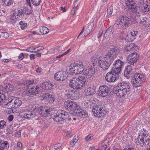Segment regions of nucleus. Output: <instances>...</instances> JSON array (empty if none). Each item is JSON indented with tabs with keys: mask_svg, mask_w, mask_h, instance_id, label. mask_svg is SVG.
Wrapping results in <instances>:
<instances>
[{
	"mask_svg": "<svg viewBox=\"0 0 150 150\" xmlns=\"http://www.w3.org/2000/svg\"><path fill=\"white\" fill-rule=\"evenodd\" d=\"M93 26L94 23H93L88 25L84 33V37H86L90 33L93 29Z\"/></svg>",
	"mask_w": 150,
	"mask_h": 150,
	"instance_id": "c85d7f7f",
	"label": "nucleus"
},
{
	"mask_svg": "<svg viewBox=\"0 0 150 150\" xmlns=\"http://www.w3.org/2000/svg\"><path fill=\"white\" fill-rule=\"evenodd\" d=\"M56 84L52 83L50 81H46L43 83L41 85L42 88L44 89L51 90L55 87Z\"/></svg>",
	"mask_w": 150,
	"mask_h": 150,
	"instance_id": "4be33fe9",
	"label": "nucleus"
},
{
	"mask_svg": "<svg viewBox=\"0 0 150 150\" xmlns=\"http://www.w3.org/2000/svg\"><path fill=\"white\" fill-rule=\"evenodd\" d=\"M124 65V62L119 59H118L114 62L112 69L120 73Z\"/></svg>",
	"mask_w": 150,
	"mask_h": 150,
	"instance_id": "1a4fd4ad",
	"label": "nucleus"
},
{
	"mask_svg": "<svg viewBox=\"0 0 150 150\" xmlns=\"http://www.w3.org/2000/svg\"><path fill=\"white\" fill-rule=\"evenodd\" d=\"M37 107L34 104H29L20 112L19 115L23 118L29 119L33 115L30 110L38 112Z\"/></svg>",
	"mask_w": 150,
	"mask_h": 150,
	"instance_id": "7ed1b4c3",
	"label": "nucleus"
},
{
	"mask_svg": "<svg viewBox=\"0 0 150 150\" xmlns=\"http://www.w3.org/2000/svg\"><path fill=\"white\" fill-rule=\"evenodd\" d=\"M92 112L94 115L97 117H100L104 115V110L101 105L94 106L92 109Z\"/></svg>",
	"mask_w": 150,
	"mask_h": 150,
	"instance_id": "9d476101",
	"label": "nucleus"
},
{
	"mask_svg": "<svg viewBox=\"0 0 150 150\" xmlns=\"http://www.w3.org/2000/svg\"><path fill=\"white\" fill-rule=\"evenodd\" d=\"M13 97L8 98V102H4L3 103V105L8 109H11L16 107L15 104L13 102Z\"/></svg>",
	"mask_w": 150,
	"mask_h": 150,
	"instance_id": "412c9836",
	"label": "nucleus"
},
{
	"mask_svg": "<svg viewBox=\"0 0 150 150\" xmlns=\"http://www.w3.org/2000/svg\"><path fill=\"white\" fill-rule=\"evenodd\" d=\"M0 147L4 150L8 149L9 147V144L7 141H1L0 142Z\"/></svg>",
	"mask_w": 150,
	"mask_h": 150,
	"instance_id": "7c9ffc66",
	"label": "nucleus"
},
{
	"mask_svg": "<svg viewBox=\"0 0 150 150\" xmlns=\"http://www.w3.org/2000/svg\"><path fill=\"white\" fill-rule=\"evenodd\" d=\"M138 5V8L141 11L146 13H150V6L147 4L144 5L141 3L139 4Z\"/></svg>",
	"mask_w": 150,
	"mask_h": 150,
	"instance_id": "393cba45",
	"label": "nucleus"
},
{
	"mask_svg": "<svg viewBox=\"0 0 150 150\" xmlns=\"http://www.w3.org/2000/svg\"><path fill=\"white\" fill-rule=\"evenodd\" d=\"M49 96L48 97V100L50 102H54L55 100V98L54 96L49 94Z\"/></svg>",
	"mask_w": 150,
	"mask_h": 150,
	"instance_id": "49530a36",
	"label": "nucleus"
},
{
	"mask_svg": "<svg viewBox=\"0 0 150 150\" xmlns=\"http://www.w3.org/2000/svg\"><path fill=\"white\" fill-rule=\"evenodd\" d=\"M8 119L9 121L11 122L13 119V116L12 115H10L8 117Z\"/></svg>",
	"mask_w": 150,
	"mask_h": 150,
	"instance_id": "680f3d73",
	"label": "nucleus"
},
{
	"mask_svg": "<svg viewBox=\"0 0 150 150\" xmlns=\"http://www.w3.org/2000/svg\"><path fill=\"white\" fill-rule=\"evenodd\" d=\"M119 73L111 69V71L106 74L105 79L108 82H112L116 81L118 77Z\"/></svg>",
	"mask_w": 150,
	"mask_h": 150,
	"instance_id": "0eeeda50",
	"label": "nucleus"
},
{
	"mask_svg": "<svg viewBox=\"0 0 150 150\" xmlns=\"http://www.w3.org/2000/svg\"><path fill=\"white\" fill-rule=\"evenodd\" d=\"M93 139V136L91 134H89L86 137L85 140L86 141H91Z\"/></svg>",
	"mask_w": 150,
	"mask_h": 150,
	"instance_id": "09e8293b",
	"label": "nucleus"
},
{
	"mask_svg": "<svg viewBox=\"0 0 150 150\" xmlns=\"http://www.w3.org/2000/svg\"><path fill=\"white\" fill-rule=\"evenodd\" d=\"M60 50V47L59 46L57 47L53 51L54 53H57Z\"/></svg>",
	"mask_w": 150,
	"mask_h": 150,
	"instance_id": "4d7b16f0",
	"label": "nucleus"
},
{
	"mask_svg": "<svg viewBox=\"0 0 150 150\" xmlns=\"http://www.w3.org/2000/svg\"><path fill=\"white\" fill-rule=\"evenodd\" d=\"M109 92V89L108 87L107 86L103 85L99 87L98 94L99 96L104 97L108 95Z\"/></svg>",
	"mask_w": 150,
	"mask_h": 150,
	"instance_id": "ddd939ff",
	"label": "nucleus"
},
{
	"mask_svg": "<svg viewBox=\"0 0 150 150\" xmlns=\"http://www.w3.org/2000/svg\"><path fill=\"white\" fill-rule=\"evenodd\" d=\"M79 138L78 136H74L73 139L71 140L70 143V145L71 146L73 147V146L78 142Z\"/></svg>",
	"mask_w": 150,
	"mask_h": 150,
	"instance_id": "58836bf2",
	"label": "nucleus"
},
{
	"mask_svg": "<svg viewBox=\"0 0 150 150\" xmlns=\"http://www.w3.org/2000/svg\"><path fill=\"white\" fill-rule=\"evenodd\" d=\"M39 31L42 35L48 33L49 32V30L47 27L44 26H40L39 28Z\"/></svg>",
	"mask_w": 150,
	"mask_h": 150,
	"instance_id": "473e14b6",
	"label": "nucleus"
},
{
	"mask_svg": "<svg viewBox=\"0 0 150 150\" xmlns=\"http://www.w3.org/2000/svg\"><path fill=\"white\" fill-rule=\"evenodd\" d=\"M148 136V131L145 129L140 130L139 134V136L140 137H146Z\"/></svg>",
	"mask_w": 150,
	"mask_h": 150,
	"instance_id": "72a5a7b5",
	"label": "nucleus"
},
{
	"mask_svg": "<svg viewBox=\"0 0 150 150\" xmlns=\"http://www.w3.org/2000/svg\"><path fill=\"white\" fill-rule=\"evenodd\" d=\"M13 102L15 103L16 107L21 105L22 103V101L18 98L15 97H13Z\"/></svg>",
	"mask_w": 150,
	"mask_h": 150,
	"instance_id": "c9c22d12",
	"label": "nucleus"
},
{
	"mask_svg": "<svg viewBox=\"0 0 150 150\" xmlns=\"http://www.w3.org/2000/svg\"><path fill=\"white\" fill-rule=\"evenodd\" d=\"M21 131L19 130L18 131L16 132L15 133V136L17 138L20 137L21 136Z\"/></svg>",
	"mask_w": 150,
	"mask_h": 150,
	"instance_id": "3c124183",
	"label": "nucleus"
},
{
	"mask_svg": "<svg viewBox=\"0 0 150 150\" xmlns=\"http://www.w3.org/2000/svg\"><path fill=\"white\" fill-rule=\"evenodd\" d=\"M38 112L45 117L47 116L52 110V108L47 106L40 107L37 108Z\"/></svg>",
	"mask_w": 150,
	"mask_h": 150,
	"instance_id": "2eb2a0df",
	"label": "nucleus"
},
{
	"mask_svg": "<svg viewBox=\"0 0 150 150\" xmlns=\"http://www.w3.org/2000/svg\"><path fill=\"white\" fill-rule=\"evenodd\" d=\"M71 68L69 71L71 74H82L85 76H91L94 73V68L92 67H88L85 69L83 62L79 61L76 63H74L71 64Z\"/></svg>",
	"mask_w": 150,
	"mask_h": 150,
	"instance_id": "f257e3e1",
	"label": "nucleus"
},
{
	"mask_svg": "<svg viewBox=\"0 0 150 150\" xmlns=\"http://www.w3.org/2000/svg\"><path fill=\"white\" fill-rule=\"evenodd\" d=\"M96 88L94 86H88L84 91V94L86 96L93 95L96 92Z\"/></svg>",
	"mask_w": 150,
	"mask_h": 150,
	"instance_id": "aec40b11",
	"label": "nucleus"
},
{
	"mask_svg": "<svg viewBox=\"0 0 150 150\" xmlns=\"http://www.w3.org/2000/svg\"><path fill=\"white\" fill-rule=\"evenodd\" d=\"M49 94L48 93H45L43 95L42 97V98L41 99L43 100H48V97L49 96Z\"/></svg>",
	"mask_w": 150,
	"mask_h": 150,
	"instance_id": "8fccbe9b",
	"label": "nucleus"
},
{
	"mask_svg": "<svg viewBox=\"0 0 150 150\" xmlns=\"http://www.w3.org/2000/svg\"><path fill=\"white\" fill-rule=\"evenodd\" d=\"M22 144L20 142H18L17 143V147L19 149H21L22 147Z\"/></svg>",
	"mask_w": 150,
	"mask_h": 150,
	"instance_id": "0e129e2a",
	"label": "nucleus"
},
{
	"mask_svg": "<svg viewBox=\"0 0 150 150\" xmlns=\"http://www.w3.org/2000/svg\"><path fill=\"white\" fill-rule=\"evenodd\" d=\"M33 83V81H31L30 80H27V84L28 85H30L32 84Z\"/></svg>",
	"mask_w": 150,
	"mask_h": 150,
	"instance_id": "774afa93",
	"label": "nucleus"
},
{
	"mask_svg": "<svg viewBox=\"0 0 150 150\" xmlns=\"http://www.w3.org/2000/svg\"><path fill=\"white\" fill-rule=\"evenodd\" d=\"M36 52H39L40 51L44 49V47L43 46H39L37 47H36Z\"/></svg>",
	"mask_w": 150,
	"mask_h": 150,
	"instance_id": "6e6d98bb",
	"label": "nucleus"
},
{
	"mask_svg": "<svg viewBox=\"0 0 150 150\" xmlns=\"http://www.w3.org/2000/svg\"><path fill=\"white\" fill-rule=\"evenodd\" d=\"M30 33L28 35V36L29 37L32 35H34L37 34L36 32L35 31L30 32Z\"/></svg>",
	"mask_w": 150,
	"mask_h": 150,
	"instance_id": "e2e57ef3",
	"label": "nucleus"
},
{
	"mask_svg": "<svg viewBox=\"0 0 150 150\" xmlns=\"http://www.w3.org/2000/svg\"><path fill=\"white\" fill-rule=\"evenodd\" d=\"M138 32L136 31H129L126 37V39L129 42L133 41L135 38Z\"/></svg>",
	"mask_w": 150,
	"mask_h": 150,
	"instance_id": "b1692460",
	"label": "nucleus"
},
{
	"mask_svg": "<svg viewBox=\"0 0 150 150\" xmlns=\"http://www.w3.org/2000/svg\"><path fill=\"white\" fill-rule=\"evenodd\" d=\"M147 21L148 19L146 17H143L140 19L139 22L141 24L144 25L145 27H148L149 25L147 23Z\"/></svg>",
	"mask_w": 150,
	"mask_h": 150,
	"instance_id": "e433bc0d",
	"label": "nucleus"
},
{
	"mask_svg": "<svg viewBox=\"0 0 150 150\" xmlns=\"http://www.w3.org/2000/svg\"><path fill=\"white\" fill-rule=\"evenodd\" d=\"M14 86L10 84H7L5 87V91L7 92H10L14 91Z\"/></svg>",
	"mask_w": 150,
	"mask_h": 150,
	"instance_id": "f704fd0d",
	"label": "nucleus"
},
{
	"mask_svg": "<svg viewBox=\"0 0 150 150\" xmlns=\"http://www.w3.org/2000/svg\"><path fill=\"white\" fill-rule=\"evenodd\" d=\"M103 33V31L102 30H101L99 31V33L98 36V38H99L102 36Z\"/></svg>",
	"mask_w": 150,
	"mask_h": 150,
	"instance_id": "69168bd1",
	"label": "nucleus"
},
{
	"mask_svg": "<svg viewBox=\"0 0 150 150\" xmlns=\"http://www.w3.org/2000/svg\"><path fill=\"white\" fill-rule=\"evenodd\" d=\"M3 3L7 6L10 5L12 3L11 0H3Z\"/></svg>",
	"mask_w": 150,
	"mask_h": 150,
	"instance_id": "c03bdc74",
	"label": "nucleus"
},
{
	"mask_svg": "<svg viewBox=\"0 0 150 150\" xmlns=\"http://www.w3.org/2000/svg\"><path fill=\"white\" fill-rule=\"evenodd\" d=\"M70 49H69L67 50L66 52H64V53L62 54L59 55H58L56 57V58H59L61 57H63L64 55H65L67 54H68L70 51Z\"/></svg>",
	"mask_w": 150,
	"mask_h": 150,
	"instance_id": "de8ad7c7",
	"label": "nucleus"
},
{
	"mask_svg": "<svg viewBox=\"0 0 150 150\" xmlns=\"http://www.w3.org/2000/svg\"><path fill=\"white\" fill-rule=\"evenodd\" d=\"M86 83L85 79L82 76H80L70 79L69 86L73 89L78 90L85 86Z\"/></svg>",
	"mask_w": 150,
	"mask_h": 150,
	"instance_id": "f03ea898",
	"label": "nucleus"
},
{
	"mask_svg": "<svg viewBox=\"0 0 150 150\" xmlns=\"http://www.w3.org/2000/svg\"><path fill=\"white\" fill-rule=\"evenodd\" d=\"M117 25L127 26L131 23L130 19L126 16H121L118 18L116 21Z\"/></svg>",
	"mask_w": 150,
	"mask_h": 150,
	"instance_id": "6e6552de",
	"label": "nucleus"
},
{
	"mask_svg": "<svg viewBox=\"0 0 150 150\" xmlns=\"http://www.w3.org/2000/svg\"><path fill=\"white\" fill-rule=\"evenodd\" d=\"M139 55L136 52H133L127 57V60L130 65H133L138 59Z\"/></svg>",
	"mask_w": 150,
	"mask_h": 150,
	"instance_id": "4468645a",
	"label": "nucleus"
},
{
	"mask_svg": "<svg viewBox=\"0 0 150 150\" xmlns=\"http://www.w3.org/2000/svg\"><path fill=\"white\" fill-rule=\"evenodd\" d=\"M68 116V114L67 112L59 110L55 114L52 118L54 121L57 122L64 120L67 118Z\"/></svg>",
	"mask_w": 150,
	"mask_h": 150,
	"instance_id": "423d86ee",
	"label": "nucleus"
},
{
	"mask_svg": "<svg viewBox=\"0 0 150 150\" xmlns=\"http://www.w3.org/2000/svg\"><path fill=\"white\" fill-rule=\"evenodd\" d=\"M120 51V50L118 48L114 47L111 48L105 55L113 61L114 58L116 57Z\"/></svg>",
	"mask_w": 150,
	"mask_h": 150,
	"instance_id": "f8f14e48",
	"label": "nucleus"
},
{
	"mask_svg": "<svg viewBox=\"0 0 150 150\" xmlns=\"http://www.w3.org/2000/svg\"><path fill=\"white\" fill-rule=\"evenodd\" d=\"M113 10V7L112 6L109 7L107 9V14L105 17L106 19H107L112 16Z\"/></svg>",
	"mask_w": 150,
	"mask_h": 150,
	"instance_id": "2f4dec72",
	"label": "nucleus"
},
{
	"mask_svg": "<svg viewBox=\"0 0 150 150\" xmlns=\"http://www.w3.org/2000/svg\"><path fill=\"white\" fill-rule=\"evenodd\" d=\"M24 58V54L23 53H21L18 56L19 59L22 60Z\"/></svg>",
	"mask_w": 150,
	"mask_h": 150,
	"instance_id": "bf43d9fd",
	"label": "nucleus"
},
{
	"mask_svg": "<svg viewBox=\"0 0 150 150\" xmlns=\"http://www.w3.org/2000/svg\"><path fill=\"white\" fill-rule=\"evenodd\" d=\"M126 70L124 72V74L125 76L128 78L129 77V74L131 70V67L130 66H127L126 67Z\"/></svg>",
	"mask_w": 150,
	"mask_h": 150,
	"instance_id": "4c0bfd02",
	"label": "nucleus"
},
{
	"mask_svg": "<svg viewBox=\"0 0 150 150\" xmlns=\"http://www.w3.org/2000/svg\"><path fill=\"white\" fill-rule=\"evenodd\" d=\"M11 22L13 23H15L17 20L16 18V16L14 15H13L11 16Z\"/></svg>",
	"mask_w": 150,
	"mask_h": 150,
	"instance_id": "864d4df0",
	"label": "nucleus"
},
{
	"mask_svg": "<svg viewBox=\"0 0 150 150\" xmlns=\"http://www.w3.org/2000/svg\"><path fill=\"white\" fill-rule=\"evenodd\" d=\"M40 88L37 86H30L28 92L30 94L36 95L40 92Z\"/></svg>",
	"mask_w": 150,
	"mask_h": 150,
	"instance_id": "5701e85b",
	"label": "nucleus"
},
{
	"mask_svg": "<svg viewBox=\"0 0 150 150\" xmlns=\"http://www.w3.org/2000/svg\"><path fill=\"white\" fill-rule=\"evenodd\" d=\"M36 48L34 47L33 46L30 47L26 49V51L30 52H35V51Z\"/></svg>",
	"mask_w": 150,
	"mask_h": 150,
	"instance_id": "79ce46f5",
	"label": "nucleus"
},
{
	"mask_svg": "<svg viewBox=\"0 0 150 150\" xmlns=\"http://www.w3.org/2000/svg\"><path fill=\"white\" fill-rule=\"evenodd\" d=\"M62 146V144L61 143H58L57 144H56L54 146V148L55 149H58L60 148L61 146Z\"/></svg>",
	"mask_w": 150,
	"mask_h": 150,
	"instance_id": "13d9d810",
	"label": "nucleus"
},
{
	"mask_svg": "<svg viewBox=\"0 0 150 150\" xmlns=\"http://www.w3.org/2000/svg\"><path fill=\"white\" fill-rule=\"evenodd\" d=\"M126 4L127 7L133 11H136L138 8L136 4L133 0H127Z\"/></svg>",
	"mask_w": 150,
	"mask_h": 150,
	"instance_id": "6ab92c4d",
	"label": "nucleus"
},
{
	"mask_svg": "<svg viewBox=\"0 0 150 150\" xmlns=\"http://www.w3.org/2000/svg\"><path fill=\"white\" fill-rule=\"evenodd\" d=\"M16 13L17 16L22 17L23 16V13L21 9H18L16 10Z\"/></svg>",
	"mask_w": 150,
	"mask_h": 150,
	"instance_id": "ea45409f",
	"label": "nucleus"
},
{
	"mask_svg": "<svg viewBox=\"0 0 150 150\" xmlns=\"http://www.w3.org/2000/svg\"><path fill=\"white\" fill-rule=\"evenodd\" d=\"M1 35L3 37L7 38L8 37V34L6 32H1Z\"/></svg>",
	"mask_w": 150,
	"mask_h": 150,
	"instance_id": "5fc2aeb1",
	"label": "nucleus"
},
{
	"mask_svg": "<svg viewBox=\"0 0 150 150\" xmlns=\"http://www.w3.org/2000/svg\"><path fill=\"white\" fill-rule=\"evenodd\" d=\"M30 58L31 60H33L35 59V56L34 54H31L30 55Z\"/></svg>",
	"mask_w": 150,
	"mask_h": 150,
	"instance_id": "052dcab7",
	"label": "nucleus"
},
{
	"mask_svg": "<svg viewBox=\"0 0 150 150\" xmlns=\"http://www.w3.org/2000/svg\"><path fill=\"white\" fill-rule=\"evenodd\" d=\"M33 4L35 6H38L41 2V0H31Z\"/></svg>",
	"mask_w": 150,
	"mask_h": 150,
	"instance_id": "37998d69",
	"label": "nucleus"
},
{
	"mask_svg": "<svg viewBox=\"0 0 150 150\" xmlns=\"http://www.w3.org/2000/svg\"><path fill=\"white\" fill-rule=\"evenodd\" d=\"M19 25H20L21 28L22 30L25 29L27 26V24L23 21H20L19 23Z\"/></svg>",
	"mask_w": 150,
	"mask_h": 150,
	"instance_id": "a19ab883",
	"label": "nucleus"
},
{
	"mask_svg": "<svg viewBox=\"0 0 150 150\" xmlns=\"http://www.w3.org/2000/svg\"><path fill=\"white\" fill-rule=\"evenodd\" d=\"M5 100V96L2 93H0V104L4 102V100Z\"/></svg>",
	"mask_w": 150,
	"mask_h": 150,
	"instance_id": "a18cd8bd",
	"label": "nucleus"
},
{
	"mask_svg": "<svg viewBox=\"0 0 150 150\" xmlns=\"http://www.w3.org/2000/svg\"><path fill=\"white\" fill-rule=\"evenodd\" d=\"M6 123L4 121L2 120L0 121V129H2L6 125Z\"/></svg>",
	"mask_w": 150,
	"mask_h": 150,
	"instance_id": "603ef678",
	"label": "nucleus"
},
{
	"mask_svg": "<svg viewBox=\"0 0 150 150\" xmlns=\"http://www.w3.org/2000/svg\"><path fill=\"white\" fill-rule=\"evenodd\" d=\"M113 61L106 55L103 58H100L98 60V64L103 70L108 69Z\"/></svg>",
	"mask_w": 150,
	"mask_h": 150,
	"instance_id": "39448f33",
	"label": "nucleus"
},
{
	"mask_svg": "<svg viewBox=\"0 0 150 150\" xmlns=\"http://www.w3.org/2000/svg\"><path fill=\"white\" fill-rule=\"evenodd\" d=\"M146 79L144 75L141 73L135 74L131 80V83L134 87L141 86Z\"/></svg>",
	"mask_w": 150,
	"mask_h": 150,
	"instance_id": "20e7f679",
	"label": "nucleus"
},
{
	"mask_svg": "<svg viewBox=\"0 0 150 150\" xmlns=\"http://www.w3.org/2000/svg\"><path fill=\"white\" fill-rule=\"evenodd\" d=\"M67 98L71 100L75 99L76 98V94L74 91H69L66 94Z\"/></svg>",
	"mask_w": 150,
	"mask_h": 150,
	"instance_id": "cd10ccee",
	"label": "nucleus"
},
{
	"mask_svg": "<svg viewBox=\"0 0 150 150\" xmlns=\"http://www.w3.org/2000/svg\"><path fill=\"white\" fill-rule=\"evenodd\" d=\"M65 107L67 109L72 110L73 112L76 111L77 109L80 108V106L76 103L71 101H65Z\"/></svg>",
	"mask_w": 150,
	"mask_h": 150,
	"instance_id": "9b49d317",
	"label": "nucleus"
},
{
	"mask_svg": "<svg viewBox=\"0 0 150 150\" xmlns=\"http://www.w3.org/2000/svg\"><path fill=\"white\" fill-rule=\"evenodd\" d=\"M71 113L74 115L82 117L83 118L87 117L88 116L87 113L84 110L80 108L76 109V111H74L73 112H71Z\"/></svg>",
	"mask_w": 150,
	"mask_h": 150,
	"instance_id": "a211bd4d",
	"label": "nucleus"
},
{
	"mask_svg": "<svg viewBox=\"0 0 150 150\" xmlns=\"http://www.w3.org/2000/svg\"><path fill=\"white\" fill-rule=\"evenodd\" d=\"M117 87L127 93L129 91V86L128 83L126 82L120 83Z\"/></svg>",
	"mask_w": 150,
	"mask_h": 150,
	"instance_id": "bb28decb",
	"label": "nucleus"
},
{
	"mask_svg": "<svg viewBox=\"0 0 150 150\" xmlns=\"http://www.w3.org/2000/svg\"><path fill=\"white\" fill-rule=\"evenodd\" d=\"M67 78L66 72L64 71H59L55 73L54 75V79L57 80L62 81Z\"/></svg>",
	"mask_w": 150,
	"mask_h": 150,
	"instance_id": "f3484780",
	"label": "nucleus"
},
{
	"mask_svg": "<svg viewBox=\"0 0 150 150\" xmlns=\"http://www.w3.org/2000/svg\"><path fill=\"white\" fill-rule=\"evenodd\" d=\"M144 137H140L138 136L137 137L135 140V142L139 146H143L146 145V143H147V141L145 139L144 141Z\"/></svg>",
	"mask_w": 150,
	"mask_h": 150,
	"instance_id": "a878e982",
	"label": "nucleus"
},
{
	"mask_svg": "<svg viewBox=\"0 0 150 150\" xmlns=\"http://www.w3.org/2000/svg\"><path fill=\"white\" fill-rule=\"evenodd\" d=\"M113 91L117 97L120 98L124 97L127 93L117 86L114 88Z\"/></svg>",
	"mask_w": 150,
	"mask_h": 150,
	"instance_id": "dca6fc26",
	"label": "nucleus"
},
{
	"mask_svg": "<svg viewBox=\"0 0 150 150\" xmlns=\"http://www.w3.org/2000/svg\"><path fill=\"white\" fill-rule=\"evenodd\" d=\"M136 47L137 46L134 44L131 43L128 45H126L125 49L126 52H129L135 50Z\"/></svg>",
	"mask_w": 150,
	"mask_h": 150,
	"instance_id": "c756f323",
	"label": "nucleus"
},
{
	"mask_svg": "<svg viewBox=\"0 0 150 150\" xmlns=\"http://www.w3.org/2000/svg\"><path fill=\"white\" fill-rule=\"evenodd\" d=\"M107 145L106 144L103 145L101 147L102 150H105L107 148Z\"/></svg>",
	"mask_w": 150,
	"mask_h": 150,
	"instance_id": "338daca9",
	"label": "nucleus"
}]
</instances>
